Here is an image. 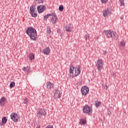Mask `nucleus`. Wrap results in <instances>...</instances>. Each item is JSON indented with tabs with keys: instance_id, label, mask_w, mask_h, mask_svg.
<instances>
[{
	"instance_id": "nucleus-1",
	"label": "nucleus",
	"mask_w": 128,
	"mask_h": 128,
	"mask_svg": "<svg viewBox=\"0 0 128 128\" xmlns=\"http://www.w3.org/2000/svg\"><path fill=\"white\" fill-rule=\"evenodd\" d=\"M26 34L30 36L31 40H36L38 33L36 30V28H34V27L30 26L27 28Z\"/></svg>"
},
{
	"instance_id": "nucleus-2",
	"label": "nucleus",
	"mask_w": 128,
	"mask_h": 128,
	"mask_svg": "<svg viewBox=\"0 0 128 128\" xmlns=\"http://www.w3.org/2000/svg\"><path fill=\"white\" fill-rule=\"evenodd\" d=\"M103 34H105L106 36L108 38L116 40L118 38V34L116 32L112 30H106L104 31Z\"/></svg>"
},
{
	"instance_id": "nucleus-3",
	"label": "nucleus",
	"mask_w": 128,
	"mask_h": 128,
	"mask_svg": "<svg viewBox=\"0 0 128 128\" xmlns=\"http://www.w3.org/2000/svg\"><path fill=\"white\" fill-rule=\"evenodd\" d=\"M70 74H72V78L74 76H78L79 74H80V66H78L76 68L71 66L70 68Z\"/></svg>"
},
{
	"instance_id": "nucleus-4",
	"label": "nucleus",
	"mask_w": 128,
	"mask_h": 128,
	"mask_svg": "<svg viewBox=\"0 0 128 128\" xmlns=\"http://www.w3.org/2000/svg\"><path fill=\"white\" fill-rule=\"evenodd\" d=\"M96 66L99 70H102L104 66V61L102 59H99L97 60V62L96 64Z\"/></svg>"
},
{
	"instance_id": "nucleus-5",
	"label": "nucleus",
	"mask_w": 128,
	"mask_h": 128,
	"mask_svg": "<svg viewBox=\"0 0 128 128\" xmlns=\"http://www.w3.org/2000/svg\"><path fill=\"white\" fill-rule=\"evenodd\" d=\"M83 112L84 114H92V109L88 105H85L83 106Z\"/></svg>"
},
{
	"instance_id": "nucleus-6",
	"label": "nucleus",
	"mask_w": 128,
	"mask_h": 128,
	"mask_svg": "<svg viewBox=\"0 0 128 128\" xmlns=\"http://www.w3.org/2000/svg\"><path fill=\"white\" fill-rule=\"evenodd\" d=\"M90 92V90L88 89V86H83L81 88V92L82 96H86L88 92Z\"/></svg>"
},
{
	"instance_id": "nucleus-7",
	"label": "nucleus",
	"mask_w": 128,
	"mask_h": 128,
	"mask_svg": "<svg viewBox=\"0 0 128 128\" xmlns=\"http://www.w3.org/2000/svg\"><path fill=\"white\" fill-rule=\"evenodd\" d=\"M112 12V10H110V8H106L103 11V16L104 18H106L108 16H110V12Z\"/></svg>"
},
{
	"instance_id": "nucleus-8",
	"label": "nucleus",
	"mask_w": 128,
	"mask_h": 128,
	"mask_svg": "<svg viewBox=\"0 0 128 128\" xmlns=\"http://www.w3.org/2000/svg\"><path fill=\"white\" fill-rule=\"evenodd\" d=\"M10 118L13 122H16L20 118V116L18 114L16 113H12L10 115Z\"/></svg>"
},
{
	"instance_id": "nucleus-9",
	"label": "nucleus",
	"mask_w": 128,
	"mask_h": 128,
	"mask_svg": "<svg viewBox=\"0 0 128 128\" xmlns=\"http://www.w3.org/2000/svg\"><path fill=\"white\" fill-rule=\"evenodd\" d=\"M46 110L44 109H41L38 112L37 116L38 118H42V116H46Z\"/></svg>"
},
{
	"instance_id": "nucleus-10",
	"label": "nucleus",
	"mask_w": 128,
	"mask_h": 128,
	"mask_svg": "<svg viewBox=\"0 0 128 128\" xmlns=\"http://www.w3.org/2000/svg\"><path fill=\"white\" fill-rule=\"evenodd\" d=\"M37 10L39 14H42V12H44L46 10V6H44V5L38 6Z\"/></svg>"
},
{
	"instance_id": "nucleus-11",
	"label": "nucleus",
	"mask_w": 128,
	"mask_h": 128,
	"mask_svg": "<svg viewBox=\"0 0 128 128\" xmlns=\"http://www.w3.org/2000/svg\"><path fill=\"white\" fill-rule=\"evenodd\" d=\"M61 96L60 90L58 89H56L54 92V98H60Z\"/></svg>"
},
{
	"instance_id": "nucleus-12",
	"label": "nucleus",
	"mask_w": 128,
	"mask_h": 128,
	"mask_svg": "<svg viewBox=\"0 0 128 128\" xmlns=\"http://www.w3.org/2000/svg\"><path fill=\"white\" fill-rule=\"evenodd\" d=\"M6 98L4 96H2L0 100V105L1 106H4V104H6Z\"/></svg>"
},
{
	"instance_id": "nucleus-13",
	"label": "nucleus",
	"mask_w": 128,
	"mask_h": 128,
	"mask_svg": "<svg viewBox=\"0 0 128 128\" xmlns=\"http://www.w3.org/2000/svg\"><path fill=\"white\" fill-rule=\"evenodd\" d=\"M72 24H67L64 27V30H66L68 32H72Z\"/></svg>"
},
{
	"instance_id": "nucleus-14",
	"label": "nucleus",
	"mask_w": 128,
	"mask_h": 128,
	"mask_svg": "<svg viewBox=\"0 0 128 128\" xmlns=\"http://www.w3.org/2000/svg\"><path fill=\"white\" fill-rule=\"evenodd\" d=\"M58 20V17H56V13H54L52 16V19L51 20L52 24H56V20Z\"/></svg>"
},
{
	"instance_id": "nucleus-15",
	"label": "nucleus",
	"mask_w": 128,
	"mask_h": 128,
	"mask_svg": "<svg viewBox=\"0 0 128 128\" xmlns=\"http://www.w3.org/2000/svg\"><path fill=\"white\" fill-rule=\"evenodd\" d=\"M46 86L48 90H52V88H54V84L50 82H47Z\"/></svg>"
},
{
	"instance_id": "nucleus-16",
	"label": "nucleus",
	"mask_w": 128,
	"mask_h": 128,
	"mask_svg": "<svg viewBox=\"0 0 128 128\" xmlns=\"http://www.w3.org/2000/svg\"><path fill=\"white\" fill-rule=\"evenodd\" d=\"M43 52L44 54L48 56L50 52V49L49 47H46L43 50Z\"/></svg>"
},
{
	"instance_id": "nucleus-17",
	"label": "nucleus",
	"mask_w": 128,
	"mask_h": 128,
	"mask_svg": "<svg viewBox=\"0 0 128 128\" xmlns=\"http://www.w3.org/2000/svg\"><path fill=\"white\" fill-rule=\"evenodd\" d=\"M30 14L36 12V6H32L30 7Z\"/></svg>"
},
{
	"instance_id": "nucleus-18",
	"label": "nucleus",
	"mask_w": 128,
	"mask_h": 128,
	"mask_svg": "<svg viewBox=\"0 0 128 128\" xmlns=\"http://www.w3.org/2000/svg\"><path fill=\"white\" fill-rule=\"evenodd\" d=\"M79 124L82 125L86 124V119L81 118L80 119Z\"/></svg>"
},
{
	"instance_id": "nucleus-19",
	"label": "nucleus",
	"mask_w": 128,
	"mask_h": 128,
	"mask_svg": "<svg viewBox=\"0 0 128 128\" xmlns=\"http://www.w3.org/2000/svg\"><path fill=\"white\" fill-rule=\"evenodd\" d=\"M54 13H52L51 14H48L46 15H45L44 16V20H47L48 18H50V16H54Z\"/></svg>"
},
{
	"instance_id": "nucleus-20",
	"label": "nucleus",
	"mask_w": 128,
	"mask_h": 128,
	"mask_svg": "<svg viewBox=\"0 0 128 128\" xmlns=\"http://www.w3.org/2000/svg\"><path fill=\"white\" fill-rule=\"evenodd\" d=\"M28 102H30V100L27 98H23V104H28Z\"/></svg>"
},
{
	"instance_id": "nucleus-21",
	"label": "nucleus",
	"mask_w": 128,
	"mask_h": 128,
	"mask_svg": "<svg viewBox=\"0 0 128 128\" xmlns=\"http://www.w3.org/2000/svg\"><path fill=\"white\" fill-rule=\"evenodd\" d=\"M6 122H8V119H6V117H2V124H6Z\"/></svg>"
},
{
	"instance_id": "nucleus-22",
	"label": "nucleus",
	"mask_w": 128,
	"mask_h": 128,
	"mask_svg": "<svg viewBox=\"0 0 128 128\" xmlns=\"http://www.w3.org/2000/svg\"><path fill=\"white\" fill-rule=\"evenodd\" d=\"M101 104L100 102V101H96L95 102V106H96V108H98V106H100Z\"/></svg>"
},
{
	"instance_id": "nucleus-23",
	"label": "nucleus",
	"mask_w": 128,
	"mask_h": 128,
	"mask_svg": "<svg viewBox=\"0 0 128 128\" xmlns=\"http://www.w3.org/2000/svg\"><path fill=\"white\" fill-rule=\"evenodd\" d=\"M14 86H16V83H14V82H11L10 85V88H14Z\"/></svg>"
},
{
	"instance_id": "nucleus-24",
	"label": "nucleus",
	"mask_w": 128,
	"mask_h": 128,
	"mask_svg": "<svg viewBox=\"0 0 128 128\" xmlns=\"http://www.w3.org/2000/svg\"><path fill=\"white\" fill-rule=\"evenodd\" d=\"M120 6H124V0H119Z\"/></svg>"
},
{
	"instance_id": "nucleus-25",
	"label": "nucleus",
	"mask_w": 128,
	"mask_h": 128,
	"mask_svg": "<svg viewBox=\"0 0 128 128\" xmlns=\"http://www.w3.org/2000/svg\"><path fill=\"white\" fill-rule=\"evenodd\" d=\"M30 14L32 18H36L38 16V14H36V12L33 13H30Z\"/></svg>"
},
{
	"instance_id": "nucleus-26",
	"label": "nucleus",
	"mask_w": 128,
	"mask_h": 128,
	"mask_svg": "<svg viewBox=\"0 0 128 128\" xmlns=\"http://www.w3.org/2000/svg\"><path fill=\"white\" fill-rule=\"evenodd\" d=\"M23 70H24V72H30V68H28V66L24 67L23 68Z\"/></svg>"
},
{
	"instance_id": "nucleus-27",
	"label": "nucleus",
	"mask_w": 128,
	"mask_h": 128,
	"mask_svg": "<svg viewBox=\"0 0 128 128\" xmlns=\"http://www.w3.org/2000/svg\"><path fill=\"white\" fill-rule=\"evenodd\" d=\"M36 4H44V0H35Z\"/></svg>"
},
{
	"instance_id": "nucleus-28",
	"label": "nucleus",
	"mask_w": 128,
	"mask_h": 128,
	"mask_svg": "<svg viewBox=\"0 0 128 128\" xmlns=\"http://www.w3.org/2000/svg\"><path fill=\"white\" fill-rule=\"evenodd\" d=\"M30 60H34V55L33 54H32L30 56Z\"/></svg>"
},
{
	"instance_id": "nucleus-29",
	"label": "nucleus",
	"mask_w": 128,
	"mask_h": 128,
	"mask_svg": "<svg viewBox=\"0 0 128 128\" xmlns=\"http://www.w3.org/2000/svg\"><path fill=\"white\" fill-rule=\"evenodd\" d=\"M59 10H60V12H62V10H64V6L62 5L60 6Z\"/></svg>"
},
{
	"instance_id": "nucleus-30",
	"label": "nucleus",
	"mask_w": 128,
	"mask_h": 128,
	"mask_svg": "<svg viewBox=\"0 0 128 128\" xmlns=\"http://www.w3.org/2000/svg\"><path fill=\"white\" fill-rule=\"evenodd\" d=\"M120 45L121 46H126V43H124V41H121Z\"/></svg>"
},
{
	"instance_id": "nucleus-31",
	"label": "nucleus",
	"mask_w": 128,
	"mask_h": 128,
	"mask_svg": "<svg viewBox=\"0 0 128 128\" xmlns=\"http://www.w3.org/2000/svg\"><path fill=\"white\" fill-rule=\"evenodd\" d=\"M85 40L86 41L88 40V38H90V36H88V34H86L85 36H84Z\"/></svg>"
},
{
	"instance_id": "nucleus-32",
	"label": "nucleus",
	"mask_w": 128,
	"mask_h": 128,
	"mask_svg": "<svg viewBox=\"0 0 128 128\" xmlns=\"http://www.w3.org/2000/svg\"><path fill=\"white\" fill-rule=\"evenodd\" d=\"M102 4H106V2H108V0H101Z\"/></svg>"
},
{
	"instance_id": "nucleus-33",
	"label": "nucleus",
	"mask_w": 128,
	"mask_h": 128,
	"mask_svg": "<svg viewBox=\"0 0 128 128\" xmlns=\"http://www.w3.org/2000/svg\"><path fill=\"white\" fill-rule=\"evenodd\" d=\"M47 32L48 33V34H50V32H52V30H50V28H48V29H47Z\"/></svg>"
},
{
	"instance_id": "nucleus-34",
	"label": "nucleus",
	"mask_w": 128,
	"mask_h": 128,
	"mask_svg": "<svg viewBox=\"0 0 128 128\" xmlns=\"http://www.w3.org/2000/svg\"><path fill=\"white\" fill-rule=\"evenodd\" d=\"M103 54H104V56H106V54H108V52L106 51V50H104V51L103 52Z\"/></svg>"
},
{
	"instance_id": "nucleus-35",
	"label": "nucleus",
	"mask_w": 128,
	"mask_h": 128,
	"mask_svg": "<svg viewBox=\"0 0 128 128\" xmlns=\"http://www.w3.org/2000/svg\"><path fill=\"white\" fill-rule=\"evenodd\" d=\"M46 128H54V126H52V125H48Z\"/></svg>"
},
{
	"instance_id": "nucleus-36",
	"label": "nucleus",
	"mask_w": 128,
	"mask_h": 128,
	"mask_svg": "<svg viewBox=\"0 0 128 128\" xmlns=\"http://www.w3.org/2000/svg\"><path fill=\"white\" fill-rule=\"evenodd\" d=\"M3 124H2V121L0 120V126H2Z\"/></svg>"
},
{
	"instance_id": "nucleus-37",
	"label": "nucleus",
	"mask_w": 128,
	"mask_h": 128,
	"mask_svg": "<svg viewBox=\"0 0 128 128\" xmlns=\"http://www.w3.org/2000/svg\"><path fill=\"white\" fill-rule=\"evenodd\" d=\"M104 88H106V90H108V86H106L104 87Z\"/></svg>"
}]
</instances>
